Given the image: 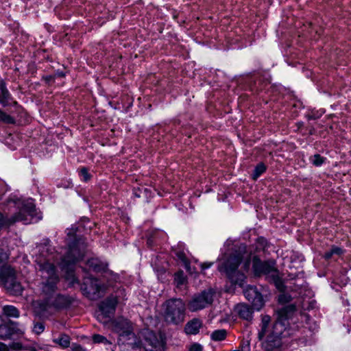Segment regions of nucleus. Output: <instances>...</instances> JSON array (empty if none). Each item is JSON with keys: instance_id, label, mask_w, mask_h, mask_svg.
<instances>
[{"instance_id": "obj_1", "label": "nucleus", "mask_w": 351, "mask_h": 351, "mask_svg": "<svg viewBox=\"0 0 351 351\" xmlns=\"http://www.w3.org/2000/svg\"><path fill=\"white\" fill-rule=\"evenodd\" d=\"M82 228V223H78L66 229L68 248L65 254L60 258L48 243L40 244L36 247L38 253L36 254L35 262L43 279L42 291L49 295L46 304H41L40 310L35 311L36 314L43 319L48 318L50 315L47 312V307H53L58 310L67 308L71 304V298L69 296L61 294L51 296L59 282L55 264H58L62 270L65 271L66 278L71 284L78 282L75 277L73 268L84 257L86 248L85 239L80 234Z\"/></svg>"}, {"instance_id": "obj_2", "label": "nucleus", "mask_w": 351, "mask_h": 351, "mask_svg": "<svg viewBox=\"0 0 351 351\" xmlns=\"http://www.w3.org/2000/svg\"><path fill=\"white\" fill-rule=\"evenodd\" d=\"M301 318L307 316L299 313L294 304H289L278 311V318L276 322L271 326V317L269 315L262 316L258 338L262 341L263 348L266 351H276L282 345V338L292 335L291 332V324L295 323L298 316Z\"/></svg>"}, {"instance_id": "obj_3", "label": "nucleus", "mask_w": 351, "mask_h": 351, "mask_svg": "<svg viewBox=\"0 0 351 351\" xmlns=\"http://www.w3.org/2000/svg\"><path fill=\"white\" fill-rule=\"evenodd\" d=\"M221 259L223 262L219 265V271L224 272L232 284L243 287L246 276L238 267L243 263L244 270L247 271L250 268L251 254L247 253L246 246L244 244L234 245Z\"/></svg>"}, {"instance_id": "obj_4", "label": "nucleus", "mask_w": 351, "mask_h": 351, "mask_svg": "<svg viewBox=\"0 0 351 351\" xmlns=\"http://www.w3.org/2000/svg\"><path fill=\"white\" fill-rule=\"evenodd\" d=\"M4 213L5 217L0 213V228L4 225H10L18 221L27 224L41 218L37 216L35 204L32 198L23 199L16 195L9 197Z\"/></svg>"}, {"instance_id": "obj_5", "label": "nucleus", "mask_w": 351, "mask_h": 351, "mask_svg": "<svg viewBox=\"0 0 351 351\" xmlns=\"http://www.w3.org/2000/svg\"><path fill=\"white\" fill-rule=\"evenodd\" d=\"M118 346L121 351H163L162 341L152 331L142 332V339L134 332L118 337Z\"/></svg>"}, {"instance_id": "obj_6", "label": "nucleus", "mask_w": 351, "mask_h": 351, "mask_svg": "<svg viewBox=\"0 0 351 351\" xmlns=\"http://www.w3.org/2000/svg\"><path fill=\"white\" fill-rule=\"evenodd\" d=\"M252 270L256 276H265L267 279L274 283L279 290L284 288L283 281L276 267L274 260L263 261L258 256H254L252 258Z\"/></svg>"}, {"instance_id": "obj_7", "label": "nucleus", "mask_w": 351, "mask_h": 351, "mask_svg": "<svg viewBox=\"0 0 351 351\" xmlns=\"http://www.w3.org/2000/svg\"><path fill=\"white\" fill-rule=\"evenodd\" d=\"M186 305L180 298L170 299L164 304V318L169 324H178L184 321Z\"/></svg>"}, {"instance_id": "obj_8", "label": "nucleus", "mask_w": 351, "mask_h": 351, "mask_svg": "<svg viewBox=\"0 0 351 351\" xmlns=\"http://www.w3.org/2000/svg\"><path fill=\"white\" fill-rule=\"evenodd\" d=\"M215 292L213 289H208L194 294L187 303L188 308L191 312H196L210 306L214 301Z\"/></svg>"}, {"instance_id": "obj_9", "label": "nucleus", "mask_w": 351, "mask_h": 351, "mask_svg": "<svg viewBox=\"0 0 351 351\" xmlns=\"http://www.w3.org/2000/svg\"><path fill=\"white\" fill-rule=\"evenodd\" d=\"M106 286L101 283L98 279L92 276H86L81 286L83 294L91 300L101 298L106 290Z\"/></svg>"}, {"instance_id": "obj_10", "label": "nucleus", "mask_w": 351, "mask_h": 351, "mask_svg": "<svg viewBox=\"0 0 351 351\" xmlns=\"http://www.w3.org/2000/svg\"><path fill=\"white\" fill-rule=\"evenodd\" d=\"M117 303V297L113 295L109 296L101 302L98 306V310L95 313L97 319L104 324L109 323L115 313Z\"/></svg>"}, {"instance_id": "obj_11", "label": "nucleus", "mask_w": 351, "mask_h": 351, "mask_svg": "<svg viewBox=\"0 0 351 351\" xmlns=\"http://www.w3.org/2000/svg\"><path fill=\"white\" fill-rule=\"evenodd\" d=\"M25 327L16 322L0 325V339H20L24 337Z\"/></svg>"}, {"instance_id": "obj_12", "label": "nucleus", "mask_w": 351, "mask_h": 351, "mask_svg": "<svg viewBox=\"0 0 351 351\" xmlns=\"http://www.w3.org/2000/svg\"><path fill=\"white\" fill-rule=\"evenodd\" d=\"M0 281L8 289L13 291L16 293L22 291L21 285L16 280L15 271L10 266L3 268V270L0 271Z\"/></svg>"}, {"instance_id": "obj_13", "label": "nucleus", "mask_w": 351, "mask_h": 351, "mask_svg": "<svg viewBox=\"0 0 351 351\" xmlns=\"http://www.w3.org/2000/svg\"><path fill=\"white\" fill-rule=\"evenodd\" d=\"M86 265L90 270L96 273L104 274V277L106 278L109 281H117L119 276L112 271L108 269V264L101 261L97 258H92L87 261Z\"/></svg>"}, {"instance_id": "obj_14", "label": "nucleus", "mask_w": 351, "mask_h": 351, "mask_svg": "<svg viewBox=\"0 0 351 351\" xmlns=\"http://www.w3.org/2000/svg\"><path fill=\"white\" fill-rule=\"evenodd\" d=\"M245 298L252 303L254 310L260 311L265 304L262 294L254 286H247L243 291Z\"/></svg>"}, {"instance_id": "obj_15", "label": "nucleus", "mask_w": 351, "mask_h": 351, "mask_svg": "<svg viewBox=\"0 0 351 351\" xmlns=\"http://www.w3.org/2000/svg\"><path fill=\"white\" fill-rule=\"evenodd\" d=\"M112 330L118 334L119 337L122 335H128L134 332V326L132 322L123 317H118L110 322Z\"/></svg>"}, {"instance_id": "obj_16", "label": "nucleus", "mask_w": 351, "mask_h": 351, "mask_svg": "<svg viewBox=\"0 0 351 351\" xmlns=\"http://www.w3.org/2000/svg\"><path fill=\"white\" fill-rule=\"evenodd\" d=\"M173 252L176 257L183 264L186 271L192 274L193 271L190 266L189 258L186 256V252H188V251L185 249L184 245L183 243H178L176 247H173Z\"/></svg>"}, {"instance_id": "obj_17", "label": "nucleus", "mask_w": 351, "mask_h": 351, "mask_svg": "<svg viewBox=\"0 0 351 351\" xmlns=\"http://www.w3.org/2000/svg\"><path fill=\"white\" fill-rule=\"evenodd\" d=\"M234 310L239 316L243 319L250 320L252 317L253 310L247 304H239L235 306Z\"/></svg>"}, {"instance_id": "obj_18", "label": "nucleus", "mask_w": 351, "mask_h": 351, "mask_svg": "<svg viewBox=\"0 0 351 351\" xmlns=\"http://www.w3.org/2000/svg\"><path fill=\"white\" fill-rule=\"evenodd\" d=\"M202 326V322L197 318L189 321L185 326L184 330L188 335H196Z\"/></svg>"}, {"instance_id": "obj_19", "label": "nucleus", "mask_w": 351, "mask_h": 351, "mask_svg": "<svg viewBox=\"0 0 351 351\" xmlns=\"http://www.w3.org/2000/svg\"><path fill=\"white\" fill-rule=\"evenodd\" d=\"M12 96L8 91L5 83L3 81L0 82V104L5 107L10 104Z\"/></svg>"}, {"instance_id": "obj_20", "label": "nucleus", "mask_w": 351, "mask_h": 351, "mask_svg": "<svg viewBox=\"0 0 351 351\" xmlns=\"http://www.w3.org/2000/svg\"><path fill=\"white\" fill-rule=\"evenodd\" d=\"M71 339L69 335L66 334H61L60 337L53 339V342L59 345L62 348H66L70 346Z\"/></svg>"}, {"instance_id": "obj_21", "label": "nucleus", "mask_w": 351, "mask_h": 351, "mask_svg": "<svg viewBox=\"0 0 351 351\" xmlns=\"http://www.w3.org/2000/svg\"><path fill=\"white\" fill-rule=\"evenodd\" d=\"M227 331L225 329L216 330L210 335V338L215 341H223L226 339Z\"/></svg>"}, {"instance_id": "obj_22", "label": "nucleus", "mask_w": 351, "mask_h": 351, "mask_svg": "<svg viewBox=\"0 0 351 351\" xmlns=\"http://www.w3.org/2000/svg\"><path fill=\"white\" fill-rule=\"evenodd\" d=\"M3 313L8 317H19V310L10 305L5 306L3 308Z\"/></svg>"}, {"instance_id": "obj_23", "label": "nucleus", "mask_w": 351, "mask_h": 351, "mask_svg": "<svg viewBox=\"0 0 351 351\" xmlns=\"http://www.w3.org/2000/svg\"><path fill=\"white\" fill-rule=\"evenodd\" d=\"M266 170V167L263 163L258 164L253 173H252V178L254 180H256L261 174H263Z\"/></svg>"}, {"instance_id": "obj_24", "label": "nucleus", "mask_w": 351, "mask_h": 351, "mask_svg": "<svg viewBox=\"0 0 351 351\" xmlns=\"http://www.w3.org/2000/svg\"><path fill=\"white\" fill-rule=\"evenodd\" d=\"M310 162L316 167H319L324 164L326 158L321 156L319 154H315L310 157Z\"/></svg>"}, {"instance_id": "obj_25", "label": "nucleus", "mask_w": 351, "mask_h": 351, "mask_svg": "<svg viewBox=\"0 0 351 351\" xmlns=\"http://www.w3.org/2000/svg\"><path fill=\"white\" fill-rule=\"evenodd\" d=\"M45 326L43 322H34L32 332L38 335L43 333L45 330Z\"/></svg>"}, {"instance_id": "obj_26", "label": "nucleus", "mask_w": 351, "mask_h": 351, "mask_svg": "<svg viewBox=\"0 0 351 351\" xmlns=\"http://www.w3.org/2000/svg\"><path fill=\"white\" fill-rule=\"evenodd\" d=\"M78 173L81 180L84 182H88L91 178V176L88 173V170L86 167H82L79 169Z\"/></svg>"}, {"instance_id": "obj_27", "label": "nucleus", "mask_w": 351, "mask_h": 351, "mask_svg": "<svg viewBox=\"0 0 351 351\" xmlns=\"http://www.w3.org/2000/svg\"><path fill=\"white\" fill-rule=\"evenodd\" d=\"M0 121L5 123H14V119L10 115L6 114L1 110H0Z\"/></svg>"}, {"instance_id": "obj_28", "label": "nucleus", "mask_w": 351, "mask_h": 351, "mask_svg": "<svg viewBox=\"0 0 351 351\" xmlns=\"http://www.w3.org/2000/svg\"><path fill=\"white\" fill-rule=\"evenodd\" d=\"M93 341L95 343L110 344V342L104 336L98 334L93 336Z\"/></svg>"}, {"instance_id": "obj_29", "label": "nucleus", "mask_w": 351, "mask_h": 351, "mask_svg": "<svg viewBox=\"0 0 351 351\" xmlns=\"http://www.w3.org/2000/svg\"><path fill=\"white\" fill-rule=\"evenodd\" d=\"M175 282L178 287H180L185 283L186 278L182 271L178 272L177 274H176Z\"/></svg>"}, {"instance_id": "obj_30", "label": "nucleus", "mask_w": 351, "mask_h": 351, "mask_svg": "<svg viewBox=\"0 0 351 351\" xmlns=\"http://www.w3.org/2000/svg\"><path fill=\"white\" fill-rule=\"evenodd\" d=\"M267 244V240L263 237H259L256 240V247L257 250H265Z\"/></svg>"}, {"instance_id": "obj_31", "label": "nucleus", "mask_w": 351, "mask_h": 351, "mask_svg": "<svg viewBox=\"0 0 351 351\" xmlns=\"http://www.w3.org/2000/svg\"><path fill=\"white\" fill-rule=\"evenodd\" d=\"M8 259V254L3 252V250L0 249V271L3 270V268L8 267L5 265V261Z\"/></svg>"}, {"instance_id": "obj_32", "label": "nucleus", "mask_w": 351, "mask_h": 351, "mask_svg": "<svg viewBox=\"0 0 351 351\" xmlns=\"http://www.w3.org/2000/svg\"><path fill=\"white\" fill-rule=\"evenodd\" d=\"M291 297L286 293H282L278 296V302L280 304H286L291 301Z\"/></svg>"}, {"instance_id": "obj_33", "label": "nucleus", "mask_w": 351, "mask_h": 351, "mask_svg": "<svg viewBox=\"0 0 351 351\" xmlns=\"http://www.w3.org/2000/svg\"><path fill=\"white\" fill-rule=\"evenodd\" d=\"M240 351H250V343L249 340H244L241 342L240 346Z\"/></svg>"}, {"instance_id": "obj_34", "label": "nucleus", "mask_w": 351, "mask_h": 351, "mask_svg": "<svg viewBox=\"0 0 351 351\" xmlns=\"http://www.w3.org/2000/svg\"><path fill=\"white\" fill-rule=\"evenodd\" d=\"M324 113V110L321 109L319 111H317L316 113L312 112L309 115L308 118L310 119H316L319 118Z\"/></svg>"}, {"instance_id": "obj_35", "label": "nucleus", "mask_w": 351, "mask_h": 351, "mask_svg": "<svg viewBox=\"0 0 351 351\" xmlns=\"http://www.w3.org/2000/svg\"><path fill=\"white\" fill-rule=\"evenodd\" d=\"M10 348L14 350H21L23 349V346L20 342H12L10 344Z\"/></svg>"}, {"instance_id": "obj_36", "label": "nucleus", "mask_w": 351, "mask_h": 351, "mask_svg": "<svg viewBox=\"0 0 351 351\" xmlns=\"http://www.w3.org/2000/svg\"><path fill=\"white\" fill-rule=\"evenodd\" d=\"M189 351H203V348L199 343H193L191 346Z\"/></svg>"}, {"instance_id": "obj_37", "label": "nucleus", "mask_w": 351, "mask_h": 351, "mask_svg": "<svg viewBox=\"0 0 351 351\" xmlns=\"http://www.w3.org/2000/svg\"><path fill=\"white\" fill-rule=\"evenodd\" d=\"M72 351H87L85 348H84L82 346L79 344H73L71 346Z\"/></svg>"}, {"instance_id": "obj_38", "label": "nucleus", "mask_w": 351, "mask_h": 351, "mask_svg": "<svg viewBox=\"0 0 351 351\" xmlns=\"http://www.w3.org/2000/svg\"><path fill=\"white\" fill-rule=\"evenodd\" d=\"M331 250H332V253H333V254L340 255L343 253L342 249L337 246H332L331 248Z\"/></svg>"}, {"instance_id": "obj_39", "label": "nucleus", "mask_w": 351, "mask_h": 351, "mask_svg": "<svg viewBox=\"0 0 351 351\" xmlns=\"http://www.w3.org/2000/svg\"><path fill=\"white\" fill-rule=\"evenodd\" d=\"M213 263L209 262V263H201V268L202 270H205L206 269L210 268L213 265Z\"/></svg>"}, {"instance_id": "obj_40", "label": "nucleus", "mask_w": 351, "mask_h": 351, "mask_svg": "<svg viewBox=\"0 0 351 351\" xmlns=\"http://www.w3.org/2000/svg\"><path fill=\"white\" fill-rule=\"evenodd\" d=\"M0 351H11L10 348L3 343L0 342Z\"/></svg>"}, {"instance_id": "obj_41", "label": "nucleus", "mask_w": 351, "mask_h": 351, "mask_svg": "<svg viewBox=\"0 0 351 351\" xmlns=\"http://www.w3.org/2000/svg\"><path fill=\"white\" fill-rule=\"evenodd\" d=\"M332 255H333V253H332V250L330 249L329 251L326 252L324 254V257L325 259L329 260L332 256Z\"/></svg>"}, {"instance_id": "obj_42", "label": "nucleus", "mask_w": 351, "mask_h": 351, "mask_svg": "<svg viewBox=\"0 0 351 351\" xmlns=\"http://www.w3.org/2000/svg\"><path fill=\"white\" fill-rule=\"evenodd\" d=\"M133 194L136 197H141L140 190L139 189H138V190L137 189H134V192H133Z\"/></svg>"}]
</instances>
